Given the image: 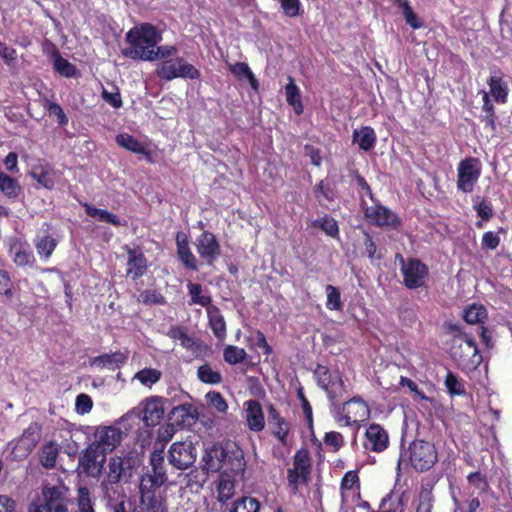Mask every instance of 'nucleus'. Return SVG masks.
<instances>
[{
  "label": "nucleus",
  "mask_w": 512,
  "mask_h": 512,
  "mask_svg": "<svg viewBox=\"0 0 512 512\" xmlns=\"http://www.w3.org/2000/svg\"><path fill=\"white\" fill-rule=\"evenodd\" d=\"M245 420L249 430L261 432L265 428V417L259 401L250 399L244 403Z\"/></svg>",
  "instance_id": "5701e85b"
},
{
  "label": "nucleus",
  "mask_w": 512,
  "mask_h": 512,
  "mask_svg": "<svg viewBox=\"0 0 512 512\" xmlns=\"http://www.w3.org/2000/svg\"><path fill=\"white\" fill-rule=\"evenodd\" d=\"M122 461L120 459L112 458L109 462L108 480L110 483H117L122 475Z\"/></svg>",
  "instance_id": "e2e57ef3"
},
{
  "label": "nucleus",
  "mask_w": 512,
  "mask_h": 512,
  "mask_svg": "<svg viewBox=\"0 0 512 512\" xmlns=\"http://www.w3.org/2000/svg\"><path fill=\"white\" fill-rule=\"evenodd\" d=\"M288 83L285 86V96L287 103L293 107L297 115L303 113L304 107L301 101V93L298 86L295 84L294 78L289 76Z\"/></svg>",
  "instance_id": "473e14b6"
},
{
  "label": "nucleus",
  "mask_w": 512,
  "mask_h": 512,
  "mask_svg": "<svg viewBox=\"0 0 512 512\" xmlns=\"http://www.w3.org/2000/svg\"><path fill=\"white\" fill-rule=\"evenodd\" d=\"M206 398L219 412H226L228 409V404L220 392H208Z\"/></svg>",
  "instance_id": "0e129e2a"
},
{
  "label": "nucleus",
  "mask_w": 512,
  "mask_h": 512,
  "mask_svg": "<svg viewBox=\"0 0 512 512\" xmlns=\"http://www.w3.org/2000/svg\"><path fill=\"white\" fill-rule=\"evenodd\" d=\"M340 488L344 490H352L354 488L360 489V479L358 472L355 470L347 471L341 480Z\"/></svg>",
  "instance_id": "13d9d810"
},
{
  "label": "nucleus",
  "mask_w": 512,
  "mask_h": 512,
  "mask_svg": "<svg viewBox=\"0 0 512 512\" xmlns=\"http://www.w3.org/2000/svg\"><path fill=\"white\" fill-rule=\"evenodd\" d=\"M206 311L208 324L214 336L219 340H223L226 337L227 329L225 319L219 307L211 305L206 309Z\"/></svg>",
  "instance_id": "cd10ccee"
},
{
  "label": "nucleus",
  "mask_w": 512,
  "mask_h": 512,
  "mask_svg": "<svg viewBox=\"0 0 512 512\" xmlns=\"http://www.w3.org/2000/svg\"><path fill=\"white\" fill-rule=\"evenodd\" d=\"M59 455V447L53 441L45 443L40 451V463L45 469H53L56 466Z\"/></svg>",
  "instance_id": "c9c22d12"
},
{
  "label": "nucleus",
  "mask_w": 512,
  "mask_h": 512,
  "mask_svg": "<svg viewBox=\"0 0 512 512\" xmlns=\"http://www.w3.org/2000/svg\"><path fill=\"white\" fill-rule=\"evenodd\" d=\"M139 302L144 305H164L166 303L165 297L158 290L146 289L140 292Z\"/></svg>",
  "instance_id": "3c124183"
},
{
  "label": "nucleus",
  "mask_w": 512,
  "mask_h": 512,
  "mask_svg": "<svg viewBox=\"0 0 512 512\" xmlns=\"http://www.w3.org/2000/svg\"><path fill=\"white\" fill-rule=\"evenodd\" d=\"M57 245L58 241L49 234L38 236L34 240L35 249L42 261H48L50 259Z\"/></svg>",
  "instance_id": "2f4dec72"
},
{
  "label": "nucleus",
  "mask_w": 512,
  "mask_h": 512,
  "mask_svg": "<svg viewBox=\"0 0 512 512\" xmlns=\"http://www.w3.org/2000/svg\"><path fill=\"white\" fill-rule=\"evenodd\" d=\"M170 339L180 341V345L186 350H196L200 347V341L189 336L186 329L180 325H172L167 334Z\"/></svg>",
  "instance_id": "7c9ffc66"
},
{
  "label": "nucleus",
  "mask_w": 512,
  "mask_h": 512,
  "mask_svg": "<svg viewBox=\"0 0 512 512\" xmlns=\"http://www.w3.org/2000/svg\"><path fill=\"white\" fill-rule=\"evenodd\" d=\"M297 397L301 402V407L303 410L304 417L306 419V422L309 426H312L313 424V411L312 406L309 403L308 399L306 398L303 388H299L297 390Z\"/></svg>",
  "instance_id": "680f3d73"
},
{
  "label": "nucleus",
  "mask_w": 512,
  "mask_h": 512,
  "mask_svg": "<svg viewBox=\"0 0 512 512\" xmlns=\"http://www.w3.org/2000/svg\"><path fill=\"white\" fill-rule=\"evenodd\" d=\"M169 463L178 470H186L196 460V448L192 442H175L169 449Z\"/></svg>",
  "instance_id": "4468645a"
},
{
  "label": "nucleus",
  "mask_w": 512,
  "mask_h": 512,
  "mask_svg": "<svg viewBox=\"0 0 512 512\" xmlns=\"http://www.w3.org/2000/svg\"><path fill=\"white\" fill-rule=\"evenodd\" d=\"M197 377L202 383L210 385H217L222 381L221 373L213 370L208 363L198 367Z\"/></svg>",
  "instance_id": "c03bdc74"
},
{
  "label": "nucleus",
  "mask_w": 512,
  "mask_h": 512,
  "mask_svg": "<svg viewBox=\"0 0 512 512\" xmlns=\"http://www.w3.org/2000/svg\"><path fill=\"white\" fill-rule=\"evenodd\" d=\"M404 492L391 490L380 501L377 512H404Z\"/></svg>",
  "instance_id": "c85d7f7f"
},
{
  "label": "nucleus",
  "mask_w": 512,
  "mask_h": 512,
  "mask_svg": "<svg viewBox=\"0 0 512 512\" xmlns=\"http://www.w3.org/2000/svg\"><path fill=\"white\" fill-rule=\"evenodd\" d=\"M41 494L42 499L35 506L34 512H70L69 507L73 505V501L69 488L63 483L43 485ZM78 508L79 512H94L87 488L79 489Z\"/></svg>",
  "instance_id": "f03ea898"
},
{
  "label": "nucleus",
  "mask_w": 512,
  "mask_h": 512,
  "mask_svg": "<svg viewBox=\"0 0 512 512\" xmlns=\"http://www.w3.org/2000/svg\"><path fill=\"white\" fill-rule=\"evenodd\" d=\"M316 197L322 196L325 200L331 202L334 200V190L325 180H320L315 187Z\"/></svg>",
  "instance_id": "69168bd1"
},
{
  "label": "nucleus",
  "mask_w": 512,
  "mask_h": 512,
  "mask_svg": "<svg viewBox=\"0 0 512 512\" xmlns=\"http://www.w3.org/2000/svg\"><path fill=\"white\" fill-rule=\"evenodd\" d=\"M12 261L17 267H34L36 259L29 246L22 242H16L10 246Z\"/></svg>",
  "instance_id": "bb28decb"
},
{
  "label": "nucleus",
  "mask_w": 512,
  "mask_h": 512,
  "mask_svg": "<svg viewBox=\"0 0 512 512\" xmlns=\"http://www.w3.org/2000/svg\"><path fill=\"white\" fill-rule=\"evenodd\" d=\"M268 427L273 437H275L282 446L288 445V437L291 431V423L281 416L274 404L266 405Z\"/></svg>",
  "instance_id": "2eb2a0df"
},
{
  "label": "nucleus",
  "mask_w": 512,
  "mask_h": 512,
  "mask_svg": "<svg viewBox=\"0 0 512 512\" xmlns=\"http://www.w3.org/2000/svg\"><path fill=\"white\" fill-rule=\"evenodd\" d=\"M389 445V436L387 431L377 423L370 424L364 435L363 446L366 450L381 453Z\"/></svg>",
  "instance_id": "f3484780"
},
{
  "label": "nucleus",
  "mask_w": 512,
  "mask_h": 512,
  "mask_svg": "<svg viewBox=\"0 0 512 512\" xmlns=\"http://www.w3.org/2000/svg\"><path fill=\"white\" fill-rule=\"evenodd\" d=\"M482 101L483 114L480 116V121L484 123V128L490 130L492 135H494L497 130L498 117L496 115L495 107L490 99V96L485 91L483 92Z\"/></svg>",
  "instance_id": "c756f323"
},
{
  "label": "nucleus",
  "mask_w": 512,
  "mask_h": 512,
  "mask_svg": "<svg viewBox=\"0 0 512 512\" xmlns=\"http://www.w3.org/2000/svg\"><path fill=\"white\" fill-rule=\"evenodd\" d=\"M53 68L61 76L66 78L74 77L76 74V67L67 59L63 58L62 55L55 58Z\"/></svg>",
  "instance_id": "8fccbe9b"
},
{
  "label": "nucleus",
  "mask_w": 512,
  "mask_h": 512,
  "mask_svg": "<svg viewBox=\"0 0 512 512\" xmlns=\"http://www.w3.org/2000/svg\"><path fill=\"white\" fill-rule=\"evenodd\" d=\"M435 497L432 486H422L418 496L416 512H432L434 509Z\"/></svg>",
  "instance_id": "a19ab883"
},
{
  "label": "nucleus",
  "mask_w": 512,
  "mask_h": 512,
  "mask_svg": "<svg viewBox=\"0 0 512 512\" xmlns=\"http://www.w3.org/2000/svg\"><path fill=\"white\" fill-rule=\"evenodd\" d=\"M323 442L326 447L330 448L333 452L339 451L345 445L343 435L337 431L326 432L323 437Z\"/></svg>",
  "instance_id": "5fc2aeb1"
},
{
  "label": "nucleus",
  "mask_w": 512,
  "mask_h": 512,
  "mask_svg": "<svg viewBox=\"0 0 512 512\" xmlns=\"http://www.w3.org/2000/svg\"><path fill=\"white\" fill-rule=\"evenodd\" d=\"M283 13L290 18L299 15L301 2L300 0H279Z\"/></svg>",
  "instance_id": "052dcab7"
},
{
  "label": "nucleus",
  "mask_w": 512,
  "mask_h": 512,
  "mask_svg": "<svg viewBox=\"0 0 512 512\" xmlns=\"http://www.w3.org/2000/svg\"><path fill=\"white\" fill-rule=\"evenodd\" d=\"M487 310L483 305L472 304L464 310L463 318L468 324L483 325L487 319Z\"/></svg>",
  "instance_id": "79ce46f5"
},
{
  "label": "nucleus",
  "mask_w": 512,
  "mask_h": 512,
  "mask_svg": "<svg viewBox=\"0 0 512 512\" xmlns=\"http://www.w3.org/2000/svg\"><path fill=\"white\" fill-rule=\"evenodd\" d=\"M95 439V444L107 454L120 444L122 432L113 426L99 427L95 432Z\"/></svg>",
  "instance_id": "aec40b11"
},
{
  "label": "nucleus",
  "mask_w": 512,
  "mask_h": 512,
  "mask_svg": "<svg viewBox=\"0 0 512 512\" xmlns=\"http://www.w3.org/2000/svg\"><path fill=\"white\" fill-rule=\"evenodd\" d=\"M236 489V480L235 475L222 471L219 474L218 480L216 482V493L217 500L221 504H226L230 501L235 495Z\"/></svg>",
  "instance_id": "393cba45"
},
{
  "label": "nucleus",
  "mask_w": 512,
  "mask_h": 512,
  "mask_svg": "<svg viewBox=\"0 0 512 512\" xmlns=\"http://www.w3.org/2000/svg\"><path fill=\"white\" fill-rule=\"evenodd\" d=\"M93 401L88 394L81 393L76 397L75 409L78 414L84 415L92 410Z\"/></svg>",
  "instance_id": "bf43d9fd"
},
{
  "label": "nucleus",
  "mask_w": 512,
  "mask_h": 512,
  "mask_svg": "<svg viewBox=\"0 0 512 512\" xmlns=\"http://www.w3.org/2000/svg\"><path fill=\"white\" fill-rule=\"evenodd\" d=\"M398 467L401 462L408 464L419 473L427 472L438 462V451L434 443L423 439H414L407 448L401 446Z\"/></svg>",
  "instance_id": "20e7f679"
},
{
  "label": "nucleus",
  "mask_w": 512,
  "mask_h": 512,
  "mask_svg": "<svg viewBox=\"0 0 512 512\" xmlns=\"http://www.w3.org/2000/svg\"><path fill=\"white\" fill-rule=\"evenodd\" d=\"M115 141L118 146L135 154L142 152V147L144 146V144L140 142L136 137L128 133L118 134L115 138Z\"/></svg>",
  "instance_id": "a18cd8bd"
},
{
  "label": "nucleus",
  "mask_w": 512,
  "mask_h": 512,
  "mask_svg": "<svg viewBox=\"0 0 512 512\" xmlns=\"http://www.w3.org/2000/svg\"><path fill=\"white\" fill-rule=\"evenodd\" d=\"M164 417L163 398L151 396L144 401L142 420L147 427H155Z\"/></svg>",
  "instance_id": "412c9836"
},
{
  "label": "nucleus",
  "mask_w": 512,
  "mask_h": 512,
  "mask_svg": "<svg viewBox=\"0 0 512 512\" xmlns=\"http://www.w3.org/2000/svg\"><path fill=\"white\" fill-rule=\"evenodd\" d=\"M451 357L462 371H475L482 363L480 350L470 334H462L461 340L451 347Z\"/></svg>",
  "instance_id": "423d86ee"
},
{
  "label": "nucleus",
  "mask_w": 512,
  "mask_h": 512,
  "mask_svg": "<svg viewBox=\"0 0 512 512\" xmlns=\"http://www.w3.org/2000/svg\"><path fill=\"white\" fill-rule=\"evenodd\" d=\"M151 474L147 477H143L141 481V490L145 486V482L148 480L151 487H160L166 480V472L164 469V452L163 450H155L150 455Z\"/></svg>",
  "instance_id": "6ab92c4d"
},
{
  "label": "nucleus",
  "mask_w": 512,
  "mask_h": 512,
  "mask_svg": "<svg viewBox=\"0 0 512 512\" xmlns=\"http://www.w3.org/2000/svg\"><path fill=\"white\" fill-rule=\"evenodd\" d=\"M187 289L190 296V305L198 304L202 307H205L206 309L213 305L211 296L202 295L203 288L201 284L189 281L187 283Z\"/></svg>",
  "instance_id": "ea45409f"
},
{
  "label": "nucleus",
  "mask_w": 512,
  "mask_h": 512,
  "mask_svg": "<svg viewBox=\"0 0 512 512\" xmlns=\"http://www.w3.org/2000/svg\"><path fill=\"white\" fill-rule=\"evenodd\" d=\"M403 283L408 289H417L425 284L429 270L426 264L416 258H409L403 262L402 268Z\"/></svg>",
  "instance_id": "ddd939ff"
},
{
  "label": "nucleus",
  "mask_w": 512,
  "mask_h": 512,
  "mask_svg": "<svg viewBox=\"0 0 512 512\" xmlns=\"http://www.w3.org/2000/svg\"><path fill=\"white\" fill-rule=\"evenodd\" d=\"M325 292L327 296L326 307L328 310L339 311L342 310L343 304L341 301L340 290L331 284L326 285Z\"/></svg>",
  "instance_id": "de8ad7c7"
},
{
  "label": "nucleus",
  "mask_w": 512,
  "mask_h": 512,
  "mask_svg": "<svg viewBox=\"0 0 512 512\" xmlns=\"http://www.w3.org/2000/svg\"><path fill=\"white\" fill-rule=\"evenodd\" d=\"M315 225H318L319 228L330 237H337L339 235L337 221L328 215H325L319 221H316Z\"/></svg>",
  "instance_id": "6e6d98bb"
},
{
  "label": "nucleus",
  "mask_w": 512,
  "mask_h": 512,
  "mask_svg": "<svg viewBox=\"0 0 512 512\" xmlns=\"http://www.w3.org/2000/svg\"><path fill=\"white\" fill-rule=\"evenodd\" d=\"M162 40V33L151 23H141L128 31L126 41L131 47L123 50V55L133 60L154 61L157 58H167L178 53L175 45L158 46L153 48Z\"/></svg>",
  "instance_id": "f257e3e1"
},
{
  "label": "nucleus",
  "mask_w": 512,
  "mask_h": 512,
  "mask_svg": "<svg viewBox=\"0 0 512 512\" xmlns=\"http://www.w3.org/2000/svg\"><path fill=\"white\" fill-rule=\"evenodd\" d=\"M335 411L334 418L339 426H355L358 430L361 424L370 418V408L361 396H354L343 404L331 405Z\"/></svg>",
  "instance_id": "39448f33"
},
{
  "label": "nucleus",
  "mask_w": 512,
  "mask_h": 512,
  "mask_svg": "<svg viewBox=\"0 0 512 512\" xmlns=\"http://www.w3.org/2000/svg\"><path fill=\"white\" fill-rule=\"evenodd\" d=\"M125 250L128 255L127 276L137 280L146 273L147 259L140 247L130 248L126 246Z\"/></svg>",
  "instance_id": "4be33fe9"
},
{
  "label": "nucleus",
  "mask_w": 512,
  "mask_h": 512,
  "mask_svg": "<svg viewBox=\"0 0 512 512\" xmlns=\"http://www.w3.org/2000/svg\"><path fill=\"white\" fill-rule=\"evenodd\" d=\"M376 140L375 131L370 126H363L360 131L354 130L353 132V141H356L359 148L363 151H369L374 148Z\"/></svg>",
  "instance_id": "72a5a7b5"
},
{
  "label": "nucleus",
  "mask_w": 512,
  "mask_h": 512,
  "mask_svg": "<svg viewBox=\"0 0 512 512\" xmlns=\"http://www.w3.org/2000/svg\"><path fill=\"white\" fill-rule=\"evenodd\" d=\"M195 247L198 255L207 265H213L221 255V246L216 236L210 231H203L196 239Z\"/></svg>",
  "instance_id": "dca6fc26"
},
{
  "label": "nucleus",
  "mask_w": 512,
  "mask_h": 512,
  "mask_svg": "<svg viewBox=\"0 0 512 512\" xmlns=\"http://www.w3.org/2000/svg\"><path fill=\"white\" fill-rule=\"evenodd\" d=\"M85 212L88 216L97 218L99 221L109 223L115 227L126 226L127 224L126 221L122 222L116 214L91 205H85Z\"/></svg>",
  "instance_id": "f704fd0d"
},
{
  "label": "nucleus",
  "mask_w": 512,
  "mask_h": 512,
  "mask_svg": "<svg viewBox=\"0 0 512 512\" xmlns=\"http://www.w3.org/2000/svg\"><path fill=\"white\" fill-rule=\"evenodd\" d=\"M467 481L470 485L478 488L481 491H485L488 488L486 476L480 473L479 471L470 473L467 476Z\"/></svg>",
  "instance_id": "338daca9"
},
{
  "label": "nucleus",
  "mask_w": 512,
  "mask_h": 512,
  "mask_svg": "<svg viewBox=\"0 0 512 512\" xmlns=\"http://www.w3.org/2000/svg\"><path fill=\"white\" fill-rule=\"evenodd\" d=\"M229 71L240 81L246 79L254 90H258L259 82L247 63L236 62L229 64Z\"/></svg>",
  "instance_id": "e433bc0d"
},
{
  "label": "nucleus",
  "mask_w": 512,
  "mask_h": 512,
  "mask_svg": "<svg viewBox=\"0 0 512 512\" xmlns=\"http://www.w3.org/2000/svg\"><path fill=\"white\" fill-rule=\"evenodd\" d=\"M474 209L477 216L485 221L490 220L494 215L492 205L485 200H480L479 196L474 200Z\"/></svg>",
  "instance_id": "4d7b16f0"
},
{
  "label": "nucleus",
  "mask_w": 512,
  "mask_h": 512,
  "mask_svg": "<svg viewBox=\"0 0 512 512\" xmlns=\"http://www.w3.org/2000/svg\"><path fill=\"white\" fill-rule=\"evenodd\" d=\"M487 84L496 103L505 104L508 101V84L503 80L502 72L499 69L493 72V75L487 80Z\"/></svg>",
  "instance_id": "a878e982"
},
{
  "label": "nucleus",
  "mask_w": 512,
  "mask_h": 512,
  "mask_svg": "<svg viewBox=\"0 0 512 512\" xmlns=\"http://www.w3.org/2000/svg\"><path fill=\"white\" fill-rule=\"evenodd\" d=\"M313 377L317 386L326 393L331 405H335V402L343 397L346 386L338 369L331 370L325 365L317 364L313 370Z\"/></svg>",
  "instance_id": "6e6552de"
},
{
  "label": "nucleus",
  "mask_w": 512,
  "mask_h": 512,
  "mask_svg": "<svg viewBox=\"0 0 512 512\" xmlns=\"http://www.w3.org/2000/svg\"><path fill=\"white\" fill-rule=\"evenodd\" d=\"M203 460L208 471L223 469L233 475L243 473L246 466L242 449L230 442L222 447L214 446L206 452Z\"/></svg>",
  "instance_id": "7ed1b4c3"
},
{
  "label": "nucleus",
  "mask_w": 512,
  "mask_h": 512,
  "mask_svg": "<svg viewBox=\"0 0 512 512\" xmlns=\"http://www.w3.org/2000/svg\"><path fill=\"white\" fill-rule=\"evenodd\" d=\"M247 357L245 349L234 345H228L223 350L224 361L230 365L242 363Z\"/></svg>",
  "instance_id": "49530a36"
},
{
  "label": "nucleus",
  "mask_w": 512,
  "mask_h": 512,
  "mask_svg": "<svg viewBox=\"0 0 512 512\" xmlns=\"http://www.w3.org/2000/svg\"><path fill=\"white\" fill-rule=\"evenodd\" d=\"M312 473V458L307 448L298 449L293 456V467L287 470L288 485L296 494L299 486L307 485Z\"/></svg>",
  "instance_id": "9d476101"
},
{
  "label": "nucleus",
  "mask_w": 512,
  "mask_h": 512,
  "mask_svg": "<svg viewBox=\"0 0 512 512\" xmlns=\"http://www.w3.org/2000/svg\"><path fill=\"white\" fill-rule=\"evenodd\" d=\"M500 244V237L497 233L493 231L485 232L482 236V248L495 250Z\"/></svg>",
  "instance_id": "774afa93"
},
{
  "label": "nucleus",
  "mask_w": 512,
  "mask_h": 512,
  "mask_svg": "<svg viewBox=\"0 0 512 512\" xmlns=\"http://www.w3.org/2000/svg\"><path fill=\"white\" fill-rule=\"evenodd\" d=\"M261 503L253 497L243 496L237 499L230 509V512H259Z\"/></svg>",
  "instance_id": "37998d69"
},
{
  "label": "nucleus",
  "mask_w": 512,
  "mask_h": 512,
  "mask_svg": "<svg viewBox=\"0 0 512 512\" xmlns=\"http://www.w3.org/2000/svg\"><path fill=\"white\" fill-rule=\"evenodd\" d=\"M155 74L165 81H171L176 78L196 80L201 76L200 71L183 57L161 60L156 66Z\"/></svg>",
  "instance_id": "1a4fd4ad"
},
{
  "label": "nucleus",
  "mask_w": 512,
  "mask_h": 512,
  "mask_svg": "<svg viewBox=\"0 0 512 512\" xmlns=\"http://www.w3.org/2000/svg\"><path fill=\"white\" fill-rule=\"evenodd\" d=\"M373 206H367L365 200L361 199V208L364 217L369 224L381 228L398 229L401 225V219L392 210L382 205L378 199L375 198Z\"/></svg>",
  "instance_id": "9b49d317"
},
{
  "label": "nucleus",
  "mask_w": 512,
  "mask_h": 512,
  "mask_svg": "<svg viewBox=\"0 0 512 512\" xmlns=\"http://www.w3.org/2000/svg\"><path fill=\"white\" fill-rule=\"evenodd\" d=\"M14 294V283L9 272L0 269V296H3L6 300H11Z\"/></svg>",
  "instance_id": "603ef678"
},
{
  "label": "nucleus",
  "mask_w": 512,
  "mask_h": 512,
  "mask_svg": "<svg viewBox=\"0 0 512 512\" xmlns=\"http://www.w3.org/2000/svg\"><path fill=\"white\" fill-rule=\"evenodd\" d=\"M445 385L451 395H465V387L461 380L452 372H448L445 378Z\"/></svg>",
  "instance_id": "864d4df0"
},
{
  "label": "nucleus",
  "mask_w": 512,
  "mask_h": 512,
  "mask_svg": "<svg viewBox=\"0 0 512 512\" xmlns=\"http://www.w3.org/2000/svg\"><path fill=\"white\" fill-rule=\"evenodd\" d=\"M481 162L475 157H466L460 161L457 169V188L463 193H471L481 175Z\"/></svg>",
  "instance_id": "f8f14e48"
},
{
  "label": "nucleus",
  "mask_w": 512,
  "mask_h": 512,
  "mask_svg": "<svg viewBox=\"0 0 512 512\" xmlns=\"http://www.w3.org/2000/svg\"><path fill=\"white\" fill-rule=\"evenodd\" d=\"M126 358L121 352H115L111 354H102L92 359L91 365L99 368H110L114 369L124 364Z\"/></svg>",
  "instance_id": "4c0bfd02"
},
{
  "label": "nucleus",
  "mask_w": 512,
  "mask_h": 512,
  "mask_svg": "<svg viewBox=\"0 0 512 512\" xmlns=\"http://www.w3.org/2000/svg\"><path fill=\"white\" fill-rule=\"evenodd\" d=\"M106 459V453L95 443L90 444L81 454L79 463L87 474L99 473Z\"/></svg>",
  "instance_id": "a211bd4d"
},
{
  "label": "nucleus",
  "mask_w": 512,
  "mask_h": 512,
  "mask_svg": "<svg viewBox=\"0 0 512 512\" xmlns=\"http://www.w3.org/2000/svg\"><path fill=\"white\" fill-rule=\"evenodd\" d=\"M0 191L9 199H15L21 192V186L17 179L0 170Z\"/></svg>",
  "instance_id": "58836bf2"
},
{
  "label": "nucleus",
  "mask_w": 512,
  "mask_h": 512,
  "mask_svg": "<svg viewBox=\"0 0 512 512\" xmlns=\"http://www.w3.org/2000/svg\"><path fill=\"white\" fill-rule=\"evenodd\" d=\"M162 373L155 368H144L135 374V378L144 386L151 387L161 379Z\"/></svg>",
  "instance_id": "09e8293b"
},
{
  "label": "nucleus",
  "mask_w": 512,
  "mask_h": 512,
  "mask_svg": "<svg viewBox=\"0 0 512 512\" xmlns=\"http://www.w3.org/2000/svg\"><path fill=\"white\" fill-rule=\"evenodd\" d=\"M196 419L197 411L191 403L176 406L169 413V420L172 422V425L179 428L194 424Z\"/></svg>",
  "instance_id": "b1692460"
},
{
  "label": "nucleus",
  "mask_w": 512,
  "mask_h": 512,
  "mask_svg": "<svg viewBox=\"0 0 512 512\" xmlns=\"http://www.w3.org/2000/svg\"><path fill=\"white\" fill-rule=\"evenodd\" d=\"M42 426L38 422H31L23 433L16 439L8 442L10 450L8 459L11 462H20L26 459L41 440Z\"/></svg>",
  "instance_id": "0eeeda50"
}]
</instances>
